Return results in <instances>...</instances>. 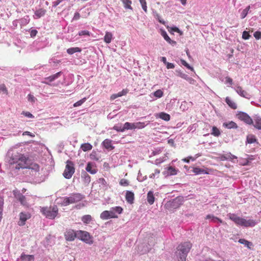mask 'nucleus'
Masks as SVG:
<instances>
[{
  "label": "nucleus",
  "mask_w": 261,
  "mask_h": 261,
  "mask_svg": "<svg viewBox=\"0 0 261 261\" xmlns=\"http://www.w3.org/2000/svg\"><path fill=\"white\" fill-rule=\"evenodd\" d=\"M86 100V98H83L82 99L77 101V102H75L73 105L74 107H77L79 106H81L85 101Z\"/></svg>",
  "instance_id": "50"
},
{
  "label": "nucleus",
  "mask_w": 261,
  "mask_h": 261,
  "mask_svg": "<svg viewBox=\"0 0 261 261\" xmlns=\"http://www.w3.org/2000/svg\"><path fill=\"white\" fill-rule=\"evenodd\" d=\"M97 182L98 184H100V186H102V187L103 188L106 187V185L107 184V182L106 180L103 178H100L97 180Z\"/></svg>",
  "instance_id": "51"
},
{
  "label": "nucleus",
  "mask_w": 261,
  "mask_h": 261,
  "mask_svg": "<svg viewBox=\"0 0 261 261\" xmlns=\"http://www.w3.org/2000/svg\"><path fill=\"white\" fill-rule=\"evenodd\" d=\"M119 184L122 186H127L129 185V181L124 178H122L120 180Z\"/></svg>",
  "instance_id": "53"
},
{
  "label": "nucleus",
  "mask_w": 261,
  "mask_h": 261,
  "mask_svg": "<svg viewBox=\"0 0 261 261\" xmlns=\"http://www.w3.org/2000/svg\"><path fill=\"white\" fill-rule=\"evenodd\" d=\"M250 35L247 31H244L242 34V38L244 40H248L249 39Z\"/></svg>",
  "instance_id": "57"
},
{
  "label": "nucleus",
  "mask_w": 261,
  "mask_h": 261,
  "mask_svg": "<svg viewBox=\"0 0 261 261\" xmlns=\"http://www.w3.org/2000/svg\"><path fill=\"white\" fill-rule=\"evenodd\" d=\"M0 93L7 94L8 91H7V89L6 86L4 85H0Z\"/></svg>",
  "instance_id": "58"
},
{
  "label": "nucleus",
  "mask_w": 261,
  "mask_h": 261,
  "mask_svg": "<svg viewBox=\"0 0 261 261\" xmlns=\"http://www.w3.org/2000/svg\"><path fill=\"white\" fill-rule=\"evenodd\" d=\"M154 196L153 192L151 191H149L147 193V200L148 203L152 205L154 202Z\"/></svg>",
  "instance_id": "23"
},
{
  "label": "nucleus",
  "mask_w": 261,
  "mask_h": 261,
  "mask_svg": "<svg viewBox=\"0 0 261 261\" xmlns=\"http://www.w3.org/2000/svg\"><path fill=\"white\" fill-rule=\"evenodd\" d=\"M4 200L0 198V221L2 218V212L3 210Z\"/></svg>",
  "instance_id": "55"
},
{
  "label": "nucleus",
  "mask_w": 261,
  "mask_h": 261,
  "mask_svg": "<svg viewBox=\"0 0 261 261\" xmlns=\"http://www.w3.org/2000/svg\"><path fill=\"white\" fill-rule=\"evenodd\" d=\"M166 172H167L165 173L164 174L166 175L167 176H169L176 175L177 174V171L175 168L170 166L167 168Z\"/></svg>",
  "instance_id": "29"
},
{
  "label": "nucleus",
  "mask_w": 261,
  "mask_h": 261,
  "mask_svg": "<svg viewBox=\"0 0 261 261\" xmlns=\"http://www.w3.org/2000/svg\"><path fill=\"white\" fill-rule=\"evenodd\" d=\"M81 219L84 223L88 224L92 220V217L90 215H86L83 216Z\"/></svg>",
  "instance_id": "36"
},
{
  "label": "nucleus",
  "mask_w": 261,
  "mask_h": 261,
  "mask_svg": "<svg viewBox=\"0 0 261 261\" xmlns=\"http://www.w3.org/2000/svg\"><path fill=\"white\" fill-rule=\"evenodd\" d=\"M74 172L75 168L74 167V164L72 161L68 160L66 162L65 169L63 173V176L66 179H70L71 178Z\"/></svg>",
  "instance_id": "6"
},
{
  "label": "nucleus",
  "mask_w": 261,
  "mask_h": 261,
  "mask_svg": "<svg viewBox=\"0 0 261 261\" xmlns=\"http://www.w3.org/2000/svg\"><path fill=\"white\" fill-rule=\"evenodd\" d=\"M6 160L11 168L19 169L29 167V159L15 150L8 151Z\"/></svg>",
  "instance_id": "1"
},
{
  "label": "nucleus",
  "mask_w": 261,
  "mask_h": 261,
  "mask_svg": "<svg viewBox=\"0 0 261 261\" xmlns=\"http://www.w3.org/2000/svg\"><path fill=\"white\" fill-rule=\"evenodd\" d=\"M92 145L90 143H85L81 144L80 149L86 152L91 150L92 149Z\"/></svg>",
  "instance_id": "28"
},
{
  "label": "nucleus",
  "mask_w": 261,
  "mask_h": 261,
  "mask_svg": "<svg viewBox=\"0 0 261 261\" xmlns=\"http://www.w3.org/2000/svg\"><path fill=\"white\" fill-rule=\"evenodd\" d=\"M41 212L47 218L54 219L58 214V208L57 205L44 207L41 208Z\"/></svg>",
  "instance_id": "5"
},
{
  "label": "nucleus",
  "mask_w": 261,
  "mask_h": 261,
  "mask_svg": "<svg viewBox=\"0 0 261 261\" xmlns=\"http://www.w3.org/2000/svg\"><path fill=\"white\" fill-rule=\"evenodd\" d=\"M219 158L221 161H224L226 160H232L234 159H237V158L231 153L228 152L226 154L221 155Z\"/></svg>",
  "instance_id": "17"
},
{
  "label": "nucleus",
  "mask_w": 261,
  "mask_h": 261,
  "mask_svg": "<svg viewBox=\"0 0 261 261\" xmlns=\"http://www.w3.org/2000/svg\"><path fill=\"white\" fill-rule=\"evenodd\" d=\"M114 214L118 215L122 212L123 209L121 206H115L111 208Z\"/></svg>",
  "instance_id": "40"
},
{
  "label": "nucleus",
  "mask_w": 261,
  "mask_h": 261,
  "mask_svg": "<svg viewBox=\"0 0 261 261\" xmlns=\"http://www.w3.org/2000/svg\"><path fill=\"white\" fill-rule=\"evenodd\" d=\"M21 261H34V256L33 255H26L23 253L20 256Z\"/></svg>",
  "instance_id": "24"
},
{
  "label": "nucleus",
  "mask_w": 261,
  "mask_h": 261,
  "mask_svg": "<svg viewBox=\"0 0 261 261\" xmlns=\"http://www.w3.org/2000/svg\"><path fill=\"white\" fill-rule=\"evenodd\" d=\"M250 9V6H248L242 11V12H241V18L242 19H244L246 17V16H247V15L248 13V12H249Z\"/></svg>",
  "instance_id": "42"
},
{
  "label": "nucleus",
  "mask_w": 261,
  "mask_h": 261,
  "mask_svg": "<svg viewBox=\"0 0 261 261\" xmlns=\"http://www.w3.org/2000/svg\"><path fill=\"white\" fill-rule=\"evenodd\" d=\"M206 219H210L211 222L214 223H223V221L222 220L220 219L218 217L214 216L213 215H208L206 217Z\"/></svg>",
  "instance_id": "27"
},
{
  "label": "nucleus",
  "mask_w": 261,
  "mask_h": 261,
  "mask_svg": "<svg viewBox=\"0 0 261 261\" xmlns=\"http://www.w3.org/2000/svg\"><path fill=\"white\" fill-rule=\"evenodd\" d=\"M121 1L125 9L133 10V8L131 6L132 2L130 0H121Z\"/></svg>",
  "instance_id": "33"
},
{
  "label": "nucleus",
  "mask_w": 261,
  "mask_h": 261,
  "mask_svg": "<svg viewBox=\"0 0 261 261\" xmlns=\"http://www.w3.org/2000/svg\"><path fill=\"white\" fill-rule=\"evenodd\" d=\"M192 247L190 242H184L177 247V255L179 261H186L188 253Z\"/></svg>",
  "instance_id": "3"
},
{
  "label": "nucleus",
  "mask_w": 261,
  "mask_h": 261,
  "mask_svg": "<svg viewBox=\"0 0 261 261\" xmlns=\"http://www.w3.org/2000/svg\"><path fill=\"white\" fill-rule=\"evenodd\" d=\"M94 164L91 162H88L86 167V170L90 174H94L97 172V169L93 168Z\"/></svg>",
  "instance_id": "19"
},
{
  "label": "nucleus",
  "mask_w": 261,
  "mask_h": 261,
  "mask_svg": "<svg viewBox=\"0 0 261 261\" xmlns=\"http://www.w3.org/2000/svg\"><path fill=\"white\" fill-rule=\"evenodd\" d=\"M211 134L215 137H218L220 135L221 132L216 126H213Z\"/></svg>",
  "instance_id": "39"
},
{
  "label": "nucleus",
  "mask_w": 261,
  "mask_h": 261,
  "mask_svg": "<svg viewBox=\"0 0 261 261\" xmlns=\"http://www.w3.org/2000/svg\"><path fill=\"white\" fill-rule=\"evenodd\" d=\"M81 177L83 179L85 184L88 185L91 181V177L86 172L81 173Z\"/></svg>",
  "instance_id": "25"
},
{
  "label": "nucleus",
  "mask_w": 261,
  "mask_h": 261,
  "mask_svg": "<svg viewBox=\"0 0 261 261\" xmlns=\"http://www.w3.org/2000/svg\"><path fill=\"white\" fill-rule=\"evenodd\" d=\"M81 49L79 47H71L67 50V53L69 55H72L75 53L76 52H81Z\"/></svg>",
  "instance_id": "35"
},
{
  "label": "nucleus",
  "mask_w": 261,
  "mask_h": 261,
  "mask_svg": "<svg viewBox=\"0 0 261 261\" xmlns=\"http://www.w3.org/2000/svg\"><path fill=\"white\" fill-rule=\"evenodd\" d=\"M149 123V121H148L147 123H145V122H138L136 123H134V129L136 128L138 129H141L144 127H145L146 126H147Z\"/></svg>",
  "instance_id": "30"
},
{
  "label": "nucleus",
  "mask_w": 261,
  "mask_h": 261,
  "mask_svg": "<svg viewBox=\"0 0 261 261\" xmlns=\"http://www.w3.org/2000/svg\"><path fill=\"white\" fill-rule=\"evenodd\" d=\"M13 192L15 198L20 202L22 205L25 207L29 206V200L25 196L23 195L17 190H14Z\"/></svg>",
  "instance_id": "7"
},
{
  "label": "nucleus",
  "mask_w": 261,
  "mask_h": 261,
  "mask_svg": "<svg viewBox=\"0 0 261 261\" xmlns=\"http://www.w3.org/2000/svg\"><path fill=\"white\" fill-rule=\"evenodd\" d=\"M253 36L256 40L261 39V32L260 31L255 32Z\"/></svg>",
  "instance_id": "61"
},
{
  "label": "nucleus",
  "mask_w": 261,
  "mask_h": 261,
  "mask_svg": "<svg viewBox=\"0 0 261 261\" xmlns=\"http://www.w3.org/2000/svg\"><path fill=\"white\" fill-rule=\"evenodd\" d=\"M238 118L242 121H243L247 124H252L253 123L252 118H251L247 113L241 112L238 114Z\"/></svg>",
  "instance_id": "9"
},
{
  "label": "nucleus",
  "mask_w": 261,
  "mask_h": 261,
  "mask_svg": "<svg viewBox=\"0 0 261 261\" xmlns=\"http://www.w3.org/2000/svg\"><path fill=\"white\" fill-rule=\"evenodd\" d=\"M139 2L141 5L143 10L145 11V12L147 13V7L146 0H139Z\"/></svg>",
  "instance_id": "46"
},
{
  "label": "nucleus",
  "mask_w": 261,
  "mask_h": 261,
  "mask_svg": "<svg viewBox=\"0 0 261 261\" xmlns=\"http://www.w3.org/2000/svg\"><path fill=\"white\" fill-rule=\"evenodd\" d=\"M158 116L160 118H161L165 121H168L170 120V115H169L167 113H164V112H161L160 113H159L158 114Z\"/></svg>",
  "instance_id": "32"
},
{
  "label": "nucleus",
  "mask_w": 261,
  "mask_h": 261,
  "mask_svg": "<svg viewBox=\"0 0 261 261\" xmlns=\"http://www.w3.org/2000/svg\"><path fill=\"white\" fill-rule=\"evenodd\" d=\"M29 32L32 38H34L38 33V31L35 29H30Z\"/></svg>",
  "instance_id": "60"
},
{
  "label": "nucleus",
  "mask_w": 261,
  "mask_h": 261,
  "mask_svg": "<svg viewBox=\"0 0 261 261\" xmlns=\"http://www.w3.org/2000/svg\"><path fill=\"white\" fill-rule=\"evenodd\" d=\"M182 198L176 197L170 202L169 205L172 208L176 209L182 204Z\"/></svg>",
  "instance_id": "11"
},
{
  "label": "nucleus",
  "mask_w": 261,
  "mask_h": 261,
  "mask_svg": "<svg viewBox=\"0 0 261 261\" xmlns=\"http://www.w3.org/2000/svg\"><path fill=\"white\" fill-rule=\"evenodd\" d=\"M134 123H130V122H125L123 126V129H124V131L125 130L128 129H134Z\"/></svg>",
  "instance_id": "38"
},
{
  "label": "nucleus",
  "mask_w": 261,
  "mask_h": 261,
  "mask_svg": "<svg viewBox=\"0 0 261 261\" xmlns=\"http://www.w3.org/2000/svg\"><path fill=\"white\" fill-rule=\"evenodd\" d=\"M61 73L62 72L61 71L58 72L54 75H50V76L45 78V80L48 81V82L44 81L43 83L44 84H49V82H51L55 81L56 79H58L61 75Z\"/></svg>",
  "instance_id": "18"
},
{
  "label": "nucleus",
  "mask_w": 261,
  "mask_h": 261,
  "mask_svg": "<svg viewBox=\"0 0 261 261\" xmlns=\"http://www.w3.org/2000/svg\"><path fill=\"white\" fill-rule=\"evenodd\" d=\"M153 95L156 98H161L163 96V92L160 89L158 90L153 93Z\"/></svg>",
  "instance_id": "47"
},
{
  "label": "nucleus",
  "mask_w": 261,
  "mask_h": 261,
  "mask_svg": "<svg viewBox=\"0 0 261 261\" xmlns=\"http://www.w3.org/2000/svg\"><path fill=\"white\" fill-rule=\"evenodd\" d=\"M176 72L177 73V75L180 76L183 79H185L187 81H189L191 80V78L186 74L182 73L180 71L176 70Z\"/></svg>",
  "instance_id": "41"
},
{
  "label": "nucleus",
  "mask_w": 261,
  "mask_h": 261,
  "mask_svg": "<svg viewBox=\"0 0 261 261\" xmlns=\"http://www.w3.org/2000/svg\"><path fill=\"white\" fill-rule=\"evenodd\" d=\"M29 21L30 18L29 16H25L21 20V23L23 25L28 24L29 22Z\"/></svg>",
  "instance_id": "56"
},
{
  "label": "nucleus",
  "mask_w": 261,
  "mask_h": 261,
  "mask_svg": "<svg viewBox=\"0 0 261 261\" xmlns=\"http://www.w3.org/2000/svg\"><path fill=\"white\" fill-rule=\"evenodd\" d=\"M257 141V140L253 135H249L247 136L246 143L248 144H252Z\"/></svg>",
  "instance_id": "34"
},
{
  "label": "nucleus",
  "mask_w": 261,
  "mask_h": 261,
  "mask_svg": "<svg viewBox=\"0 0 261 261\" xmlns=\"http://www.w3.org/2000/svg\"><path fill=\"white\" fill-rule=\"evenodd\" d=\"M100 217L102 220H107L110 218L109 213L108 211L102 212L100 214Z\"/></svg>",
  "instance_id": "43"
},
{
  "label": "nucleus",
  "mask_w": 261,
  "mask_h": 261,
  "mask_svg": "<svg viewBox=\"0 0 261 261\" xmlns=\"http://www.w3.org/2000/svg\"><path fill=\"white\" fill-rule=\"evenodd\" d=\"M236 92L241 96L249 99L250 98V94L246 91L244 90L240 86H237L234 88Z\"/></svg>",
  "instance_id": "13"
},
{
  "label": "nucleus",
  "mask_w": 261,
  "mask_h": 261,
  "mask_svg": "<svg viewBox=\"0 0 261 261\" xmlns=\"http://www.w3.org/2000/svg\"><path fill=\"white\" fill-rule=\"evenodd\" d=\"M78 35L79 36H90L91 35V33L87 30H83L80 31L78 33Z\"/></svg>",
  "instance_id": "52"
},
{
  "label": "nucleus",
  "mask_w": 261,
  "mask_h": 261,
  "mask_svg": "<svg viewBox=\"0 0 261 261\" xmlns=\"http://www.w3.org/2000/svg\"><path fill=\"white\" fill-rule=\"evenodd\" d=\"M254 127L258 129L261 130V117L258 115L254 116L253 118Z\"/></svg>",
  "instance_id": "14"
},
{
  "label": "nucleus",
  "mask_w": 261,
  "mask_h": 261,
  "mask_svg": "<svg viewBox=\"0 0 261 261\" xmlns=\"http://www.w3.org/2000/svg\"><path fill=\"white\" fill-rule=\"evenodd\" d=\"M228 218L233 221L237 225L245 227H252L257 224V222L253 219H246L238 216L234 214L229 213L227 215Z\"/></svg>",
  "instance_id": "2"
},
{
  "label": "nucleus",
  "mask_w": 261,
  "mask_h": 261,
  "mask_svg": "<svg viewBox=\"0 0 261 261\" xmlns=\"http://www.w3.org/2000/svg\"><path fill=\"white\" fill-rule=\"evenodd\" d=\"M125 199L128 203L130 204L133 203L134 201V193L130 191H126L125 193Z\"/></svg>",
  "instance_id": "16"
},
{
  "label": "nucleus",
  "mask_w": 261,
  "mask_h": 261,
  "mask_svg": "<svg viewBox=\"0 0 261 261\" xmlns=\"http://www.w3.org/2000/svg\"><path fill=\"white\" fill-rule=\"evenodd\" d=\"M111 140L106 139L102 142V145L108 150H112L114 148V146L112 144Z\"/></svg>",
  "instance_id": "15"
},
{
  "label": "nucleus",
  "mask_w": 261,
  "mask_h": 261,
  "mask_svg": "<svg viewBox=\"0 0 261 261\" xmlns=\"http://www.w3.org/2000/svg\"><path fill=\"white\" fill-rule=\"evenodd\" d=\"M28 100L32 103H34L37 100V98L34 96L33 95L29 94L28 95Z\"/></svg>",
  "instance_id": "49"
},
{
  "label": "nucleus",
  "mask_w": 261,
  "mask_h": 261,
  "mask_svg": "<svg viewBox=\"0 0 261 261\" xmlns=\"http://www.w3.org/2000/svg\"><path fill=\"white\" fill-rule=\"evenodd\" d=\"M113 39V37L112 33L110 32H106L105 36H104V39H103L104 41L106 43L109 44V43H111V42L112 41Z\"/></svg>",
  "instance_id": "26"
},
{
  "label": "nucleus",
  "mask_w": 261,
  "mask_h": 261,
  "mask_svg": "<svg viewBox=\"0 0 261 261\" xmlns=\"http://www.w3.org/2000/svg\"><path fill=\"white\" fill-rule=\"evenodd\" d=\"M180 63L184 66H185L187 68L190 69L192 71H194L193 68L191 67L188 63H187V62L185 60L181 59Z\"/></svg>",
  "instance_id": "45"
},
{
  "label": "nucleus",
  "mask_w": 261,
  "mask_h": 261,
  "mask_svg": "<svg viewBox=\"0 0 261 261\" xmlns=\"http://www.w3.org/2000/svg\"><path fill=\"white\" fill-rule=\"evenodd\" d=\"M193 172L196 174H207V173L204 172V170L199 168H194L193 169Z\"/></svg>",
  "instance_id": "44"
},
{
  "label": "nucleus",
  "mask_w": 261,
  "mask_h": 261,
  "mask_svg": "<svg viewBox=\"0 0 261 261\" xmlns=\"http://www.w3.org/2000/svg\"><path fill=\"white\" fill-rule=\"evenodd\" d=\"M21 114L24 115L25 117H28L29 118H33L34 116L29 112H24L23 111Z\"/></svg>",
  "instance_id": "62"
},
{
  "label": "nucleus",
  "mask_w": 261,
  "mask_h": 261,
  "mask_svg": "<svg viewBox=\"0 0 261 261\" xmlns=\"http://www.w3.org/2000/svg\"><path fill=\"white\" fill-rule=\"evenodd\" d=\"M77 236V233H75L73 230L66 231L65 233V239L67 241H72Z\"/></svg>",
  "instance_id": "12"
},
{
  "label": "nucleus",
  "mask_w": 261,
  "mask_h": 261,
  "mask_svg": "<svg viewBox=\"0 0 261 261\" xmlns=\"http://www.w3.org/2000/svg\"><path fill=\"white\" fill-rule=\"evenodd\" d=\"M46 13V10L44 9L41 8L38 10H37L35 12V15H34V18L35 19H38L42 16H43Z\"/></svg>",
  "instance_id": "21"
},
{
  "label": "nucleus",
  "mask_w": 261,
  "mask_h": 261,
  "mask_svg": "<svg viewBox=\"0 0 261 261\" xmlns=\"http://www.w3.org/2000/svg\"><path fill=\"white\" fill-rule=\"evenodd\" d=\"M84 198V196L80 193H72L68 197L62 198L61 203L63 205L67 206L70 204L76 203Z\"/></svg>",
  "instance_id": "4"
},
{
  "label": "nucleus",
  "mask_w": 261,
  "mask_h": 261,
  "mask_svg": "<svg viewBox=\"0 0 261 261\" xmlns=\"http://www.w3.org/2000/svg\"><path fill=\"white\" fill-rule=\"evenodd\" d=\"M240 244L244 245L245 246L247 247L248 248H250V246L252 245V243L248 241L247 240L244 239H240L238 241Z\"/></svg>",
  "instance_id": "37"
},
{
  "label": "nucleus",
  "mask_w": 261,
  "mask_h": 261,
  "mask_svg": "<svg viewBox=\"0 0 261 261\" xmlns=\"http://www.w3.org/2000/svg\"><path fill=\"white\" fill-rule=\"evenodd\" d=\"M166 160V156L163 157L162 158H161L159 159H157L154 161V164L156 165H159L164 162Z\"/></svg>",
  "instance_id": "59"
},
{
  "label": "nucleus",
  "mask_w": 261,
  "mask_h": 261,
  "mask_svg": "<svg viewBox=\"0 0 261 261\" xmlns=\"http://www.w3.org/2000/svg\"><path fill=\"white\" fill-rule=\"evenodd\" d=\"M128 91L127 89H123L121 91L118 92L117 95L118 97H121L122 96L125 95L128 93Z\"/></svg>",
  "instance_id": "64"
},
{
  "label": "nucleus",
  "mask_w": 261,
  "mask_h": 261,
  "mask_svg": "<svg viewBox=\"0 0 261 261\" xmlns=\"http://www.w3.org/2000/svg\"><path fill=\"white\" fill-rule=\"evenodd\" d=\"M223 126L228 129L238 128L237 123L232 121L224 122L223 123Z\"/></svg>",
  "instance_id": "20"
},
{
  "label": "nucleus",
  "mask_w": 261,
  "mask_h": 261,
  "mask_svg": "<svg viewBox=\"0 0 261 261\" xmlns=\"http://www.w3.org/2000/svg\"><path fill=\"white\" fill-rule=\"evenodd\" d=\"M113 129L116 130L117 132H123L124 129H123V126L121 125H115L113 126Z\"/></svg>",
  "instance_id": "54"
},
{
  "label": "nucleus",
  "mask_w": 261,
  "mask_h": 261,
  "mask_svg": "<svg viewBox=\"0 0 261 261\" xmlns=\"http://www.w3.org/2000/svg\"><path fill=\"white\" fill-rule=\"evenodd\" d=\"M225 102L231 108L233 109H236L237 108V104L229 97H226Z\"/></svg>",
  "instance_id": "31"
},
{
  "label": "nucleus",
  "mask_w": 261,
  "mask_h": 261,
  "mask_svg": "<svg viewBox=\"0 0 261 261\" xmlns=\"http://www.w3.org/2000/svg\"><path fill=\"white\" fill-rule=\"evenodd\" d=\"M77 236L82 241L88 244H92V238L89 232L86 231L79 230L77 232Z\"/></svg>",
  "instance_id": "8"
},
{
  "label": "nucleus",
  "mask_w": 261,
  "mask_h": 261,
  "mask_svg": "<svg viewBox=\"0 0 261 261\" xmlns=\"http://www.w3.org/2000/svg\"><path fill=\"white\" fill-rule=\"evenodd\" d=\"M90 158L91 160L98 161L99 158L97 156V154L96 151H93L90 154Z\"/></svg>",
  "instance_id": "48"
},
{
  "label": "nucleus",
  "mask_w": 261,
  "mask_h": 261,
  "mask_svg": "<svg viewBox=\"0 0 261 261\" xmlns=\"http://www.w3.org/2000/svg\"><path fill=\"white\" fill-rule=\"evenodd\" d=\"M31 218V214L29 213L21 212L19 214V221L18 224L19 226H23L25 221Z\"/></svg>",
  "instance_id": "10"
},
{
  "label": "nucleus",
  "mask_w": 261,
  "mask_h": 261,
  "mask_svg": "<svg viewBox=\"0 0 261 261\" xmlns=\"http://www.w3.org/2000/svg\"><path fill=\"white\" fill-rule=\"evenodd\" d=\"M154 17H155L156 19H158V21H159L161 23H162V24H165V21L164 20H163V19H161V18H160V15H159V14H158V13H155V14H154Z\"/></svg>",
  "instance_id": "63"
},
{
  "label": "nucleus",
  "mask_w": 261,
  "mask_h": 261,
  "mask_svg": "<svg viewBox=\"0 0 261 261\" xmlns=\"http://www.w3.org/2000/svg\"><path fill=\"white\" fill-rule=\"evenodd\" d=\"M162 35L164 37V39L168 42L169 44L172 45L173 46L175 45L176 44V41L172 40L168 36L166 32L165 31H162Z\"/></svg>",
  "instance_id": "22"
}]
</instances>
